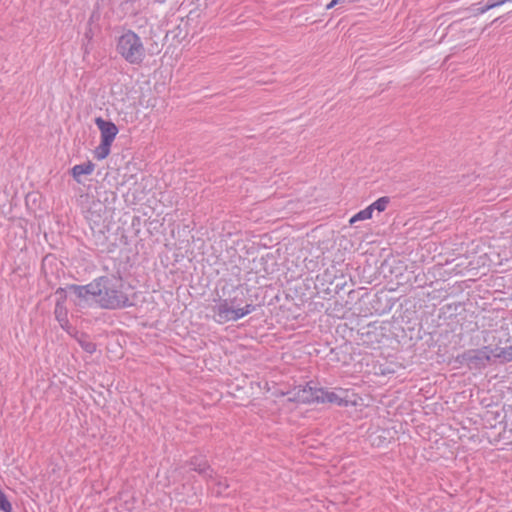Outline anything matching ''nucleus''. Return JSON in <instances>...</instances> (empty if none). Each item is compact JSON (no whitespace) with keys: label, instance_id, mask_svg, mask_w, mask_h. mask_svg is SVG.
Instances as JSON below:
<instances>
[{"label":"nucleus","instance_id":"obj_1","mask_svg":"<svg viewBox=\"0 0 512 512\" xmlns=\"http://www.w3.org/2000/svg\"><path fill=\"white\" fill-rule=\"evenodd\" d=\"M122 288L120 279L109 276L99 277L85 286L70 287L78 298L92 301L105 309H119L129 305V298Z\"/></svg>","mask_w":512,"mask_h":512},{"label":"nucleus","instance_id":"obj_2","mask_svg":"<svg viewBox=\"0 0 512 512\" xmlns=\"http://www.w3.org/2000/svg\"><path fill=\"white\" fill-rule=\"evenodd\" d=\"M117 51L130 64L141 63L145 56L143 43L133 31H127L118 38Z\"/></svg>","mask_w":512,"mask_h":512},{"label":"nucleus","instance_id":"obj_3","mask_svg":"<svg viewBox=\"0 0 512 512\" xmlns=\"http://www.w3.org/2000/svg\"><path fill=\"white\" fill-rule=\"evenodd\" d=\"M214 317L218 323L237 321L255 310L252 304L241 306L238 298H230L220 301L214 307Z\"/></svg>","mask_w":512,"mask_h":512},{"label":"nucleus","instance_id":"obj_4","mask_svg":"<svg viewBox=\"0 0 512 512\" xmlns=\"http://www.w3.org/2000/svg\"><path fill=\"white\" fill-rule=\"evenodd\" d=\"M95 123L101 132V143L95 150V156L97 159H105L110 153V147L113 143L117 133V126L111 122L98 117L95 119Z\"/></svg>","mask_w":512,"mask_h":512},{"label":"nucleus","instance_id":"obj_5","mask_svg":"<svg viewBox=\"0 0 512 512\" xmlns=\"http://www.w3.org/2000/svg\"><path fill=\"white\" fill-rule=\"evenodd\" d=\"M318 389L312 388L311 386L297 387L293 391L289 392L288 400L298 403H313L318 402Z\"/></svg>","mask_w":512,"mask_h":512},{"label":"nucleus","instance_id":"obj_6","mask_svg":"<svg viewBox=\"0 0 512 512\" xmlns=\"http://www.w3.org/2000/svg\"><path fill=\"white\" fill-rule=\"evenodd\" d=\"M492 352V348L484 347L468 352L466 359L470 365H474L475 367L485 366L493 357Z\"/></svg>","mask_w":512,"mask_h":512},{"label":"nucleus","instance_id":"obj_7","mask_svg":"<svg viewBox=\"0 0 512 512\" xmlns=\"http://www.w3.org/2000/svg\"><path fill=\"white\" fill-rule=\"evenodd\" d=\"M191 469L204 475L205 477H212V470L208 465L206 459L202 456H195L190 460Z\"/></svg>","mask_w":512,"mask_h":512},{"label":"nucleus","instance_id":"obj_8","mask_svg":"<svg viewBox=\"0 0 512 512\" xmlns=\"http://www.w3.org/2000/svg\"><path fill=\"white\" fill-rule=\"evenodd\" d=\"M95 165L91 161H87L82 164L75 165L72 168V175L74 179L80 183L81 182V176L83 175H90L94 171Z\"/></svg>","mask_w":512,"mask_h":512},{"label":"nucleus","instance_id":"obj_9","mask_svg":"<svg viewBox=\"0 0 512 512\" xmlns=\"http://www.w3.org/2000/svg\"><path fill=\"white\" fill-rule=\"evenodd\" d=\"M316 398L318 399V403L328 402L341 405L343 402V399L335 392L325 391L321 388L318 389V397Z\"/></svg>","mask_w":512,"mask_h":512},{"label":"nucleus","instance_id":"obj_10","mask_svg":"<svg viewBox=\"0 0 512 512\" xmlns=\"http://www.w3.org/2000/svg\"><path fill=\"white\" fill-rule=\"evenodd\" d=\"M55 317L57 321L59 322L60 326L63 329H68V319H67V309L64 307L62 302L58 301L56 303L55 311H54Z\"/></svg>","mask_w":512,"mask_h":512},{"label":"nucleus","instance_id":"obj_11","mask_svg":"<svg viewBox=\"0 0 512 512\" xmlns=\"http://www.w3.org/2000/svg\"><path fill=\"white\" fill-rule=\"evenodd\" d=\"M493 358L499 359L501 362H510L512 361V346L503 347V348H492Z\"/></svg>","mask_w":512,"mask_h":512},{"label":"nucleus","instance_id":"obj_12","mask_svg":"<svg viewBox=\"0 0 512 512\" xmlns=\"http://www.w3.org/2000/svg\"><path fill=\"white\" fill-rule=\"evenodd\" d=\"M372 208L367 207L361 211H359L358 213H356L351 219H350V224H354L355 222L357 221H363V220H368L372 217Z\"/></svg>","mask_w":512,"mask_h":512},{"label":"nucleus","instance_id":"obj_13","mask_svg":"<svg viewBox=\"0 0 512 512\" xmlns=\"http://www.w3.org/2000/svg\"><path fill=\"white\" fill-rule=\"evenodd\" d=\"M512 2V0H488L486 6L477 9L478 13L483 14L486 11L498 7L502 4Z\"/></svg>","mask_w":512,"mask_h":512},{"label":"nucleus","instance_id":"obj_14","mask_svg":"<svg viewBox=\"0 0 512 512\" xmlns=\"http://www.w3.org/2000/svg\"><path fill=\"white\" fill-rule=\"evenodd\" d=\"M78 342L79 344L81 345V347L89 354H92L95 352L96 350V345L91 342L89 339H87L86 337H81L78 339Z\"/></svg>","mask_w":512,"mask_h":512},{"label":"nucleus","instance_id":"obj_15","mask_svg":"<svg viewBox=\"0 0 512 512\" xmlns=\"http://www.w3.org/2000/svg\"><path fill=\"white\" fill-rule=\"evenodd\" d=\"M389 203L388 197H381L378 200H376L373 204L370 205V208H372V212L376 209L379 212H382L386 209L387 205Z\"/></svg>","mask_w":512,"mask_h":512},{"label":"nucleus","instance_id":"obj_16","mask_svg":"<svg viewBox=\"0 0 512 512\" xmlns=\"http://www.w3.org/2000/svg\"><path fill=\"white\" fill-rule=\"evenodd\" d=\"M11 508H12L11 504L6 499V497L3 494V492L0 490V510H2L4 512H10Z\"/></svg>","mask_w":512,"mask_h":512},{"label":"nucleus","instance_id":"obj_17","mask_svg":"<svg viewBox=\"0 0 512 512\" xmlns=\"http://www.w3.org/2000/svg\"><path fill=\"white\" fill-rule=\"evenodd\" d=\"M216 486H217V489H216V493L218 495H222L225 490L229 487V485L227 484L226 480H219L217 483H216Z\"/></svg>","mask_w":512,"mask_h":512},{"label":"nucleus","instance_id":"obj_18","mask_svg":"<svg viewBox=\"0 0 512 512\" xmlns=\"http://www.w3.org/2000/svg\"><path fill=\"white\" fill-rule=\"evenodd\" d=\"M336 5H340V2L339 0H332L327 6L326 8L327 9H332L333 7H335Z\"/></svg>","mask_w":512,"mask_h":512},{"label":"nucleus","instance_id":"obj_19","mask_svg":"<svg viewBox=\"0 0 512 512\" xmlns=\"http://www.w3.org/2000/svg\"><path fill=\"white\" fill-rule=\"evenodd\" d=\"M360 0H339L340 2V5H348V4H352V3H355V2H359Z\"/></svg>","mask_w":512,"mask_h":512}]
</instances>
